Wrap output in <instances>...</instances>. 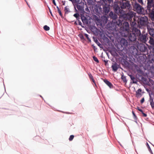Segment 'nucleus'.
I'll list each match as a JSON object with an SVG mask.
<instances>
[{
  "instance_id": "f257e3e1",
  "label": "nucleus",
  "mask_w": 154,
  "mask_h": 154,
  "mask_svg": "<svg viewBox=\"0 0 154 154\" xmlns=\"http://www.w3.org/2000/svg\"><path fill=\"white\" fill-rule=\"evenodd\" d=\"M113 8L115 13L119 15L124 20L131 21L132 18L135 16V13L132 9L124 11L120 10L119 7L116 3L113 6Z\"/></svg>"
},
{
  "instance_id": "f03ea898",
  "label": "nucleus",
  "mask_w": 154,
  "mask_h": 154,
  "mask_svg": "<svg viewBox=\"0 0 154 154\" xmlns=\"http://www.w3.org/2000/svg\"><path fill=\"white\" fill-rule=\"evenodd\" d=\"M119 23L118 24V26H121L120 27V33L121 35L123 37H126L128 35L130 32V26L128 23L125 22L122 24L120 20H119Z\"/></svg>"
},
{
  "instance_id": "7ed1b4c3",
  "label": "nucleus",
  "mask_w": 154,
  "mask_h": 154,
  "mask_svg": "<svg viewBox=\"0 0 154 154\" xmlns=\"http://www.w3.org/2000/svg\"><path fill=\"white\" fill-rule=\"evenodd\" d=\"M119 1L116 2L114 3L112 5L113 7L114 4L116 3L119 7L120 10L126 11L132 9L130 2L126 0H119Z\"/></svg>"
},
{
  "instance_id": "20e7f679",
  "label": "nucleus",
  "mask_w": 154,
  "mask_h": 154,
  "mask_svg": "<svg viewBox=\"0 0 154 154\" xmlns=\"http://www.w3.org/2000/svg\"><path fill=\"white\" fill-rule=\"evenodd\" d=\"M147 6L146 10V13L149 15L154 14V2L153 0H147Z\"/></svg>"
},
{
  "instance_id": "39448f33",
  "label": "nucleus",
  "mask_w": 154,
  "mask_h": 154,
  "mask_svg": "<svg viewBox=\"0 0 154 154\" xmlns=\"http://www.w3.org/2000/svg\"><path fill=\"white\" fill-rule=\"evenodd\" d=\"M110 17L113 20H116L118 17L117 15L112 11L110 12L109 14L108 17L104 16L102 17V25H104L107 23V20H108V18Z\"/></svg>"
},
{
  "instance_id": "423d86ee",
  "label": "nucleus",
  "mask_w": 154,
  "mask_h": 154,
  "mask_svg": "<svg viewBox=\"0 0 154 154\" xmlns=\"http://www.w3.org/2000/svg\"><path fill=\"white\" fill-rule=\"evenodd\" d=\"M137 23L139 26H147V27L150 24L149 23L147 17L145 16L139 17L137 20Z\"/></svg>"
},
{
  "instance_id": "0eeeda50",
  "label": "nucleus",
  "mask_w": 154,
  "mask_h": 154,
  "mask_svg": "<svg viewBox=\"0 0 154 154\" xmlns=\"http://www.w3.org/2000/svg\"><path fill=\"white\" fill-rule=\"evenodd\" d=\"M128 37L131 43V44L133 45H137L138 43L136 41L137 37L133 33H128V35L126 37Z\"/></svg>"
},
{
  "instance_id": "6e6552de",
  "label": "nucleus",
  "mask_w": 154,
  "mask_h": 154,
  "mask_svg": "<svg viewBox=\"0 0 154 154\" xmlns=\"http://www.w3.org/2000/svg\"><path fill=\"white\" fill-rule=\"evenodd\" d=\"M102 6L103 9L102 13L105 15H107L110 10L111 5L108 4H101Z\"/></svg>"
},
{
  "instance_id": "1a4fd4ad",
  "label": "nucleus",
  "mask_w": 154,
  "mask_h": 154,
  "mask_svg": "<svg viewBox=\"0 0 154 154\" xmlns=\"http://www.w3.org/2000/svg\"><path fill=\"white\" fill-rule=\"evenodd\" d=\"M133 8L135 11L139 14H142L143 13V8L138 3H136L134 4L133 5Z\"/></svg>"
},
{
  "instance_id": "9d476101",
  "label": "nucleus",
  "mask_w": 154,
  "mask_h": 154,
  "mask_svg": "<svg viewBox=\"0 0 154 154\" xmlns=\"http://www.w3.org/2000/svg\"><path fill=\"white\" fill-rule=\"evenodd\" d=\"M147 28L150 36H154V23H150V24L148 25Z\"/></svg>"
},
{
  "instance_id": "9b49d317",
  "label": "nucleus",
  "mask_w": 154,
  "mask_h": 154,
  "mask_svg": "<svg viewBox=\"0 0 154 154\" xmlns=\"http://www.w3.org/2000/svg\"><path fill=\"white\" fill-rule=\"evenodd\" d=\"M147 34L146 33L144 35L141 34L138 36V40L143 43H145L148 39L147 37Z\"/></svg>"
},
{
  "instance_id": "f8f14e48",
  "label": "nucleus",
  "mask_w": 154,
  "mask_h": 154,
  "mask_svg": "<svg viewBox=\"0 0 154 154\" xmlns=\"http://www.w3.org/2000/svg\"><path fill=\"white\" fill-rule=\"evenodd\" d=\"M94 10L97 15L101 14L102 13V10L100 5H96L94 7Z\"/></svg>"
},
{
  "instance_id": "ddd939ff",
  "label": "nucleus",
  "mask_w": 154,
  "mask_h": 154,
  "mask_svg": "<svg viewBox=\"0 0 154 154\" xmlns=\"http://www.w3.org/2000/svg\"><path fill=\"white\" fill-rule=\"evenodd\" d=\"M132 33H133L136 37H138L141 34L140 30L135 27H133L132 30Z\"/></svg>"
},
{
  "instance_id": "4468645a",
  "label": "nucleus",
  "mask_w": 154,
  "mask_h": 154,
  "mask_svg": "<svg viewBox=\"0 0 154 154\" xmlns=\"http://www.w3.org/2000/svg\"><path fill=\"white\" fill-rule=\"evenodd\" d=\"M131 51L133 55H137L138 51L137 48L134 46H132L131 48Z\"/></svg>"
},
{
  "instance_id": "2eb2a0df",
  "label": "nucleus",
  "mask_w": 154,
  "mask_h": 154,
  "mask_svg": "<svg viewBox=\"0 0 154 154\" xmlns=\"http://www.w3.org/2000/svg\"><path fill=\"white\" fill-rule=\"evenodd\" d=\"M139 48L141 52L146 51L147 49L146 46L144 44H141L139 45Z\"/></svg>"
},
{
  "instance_id": "dca6fc26",
  "label": "nucleus",
  "mask_w": 154,
  "mask_h": 154,
  "mask_svg": "<svg viewBox=\"0 0 154 154\" xmlns=\"http://www.w3.org/2000/svg\"><path fill=\"white\" fill-rule=\"evenodd\" d=\"M113 0H100L101 4H108L110 5L113 3Z\"/></svg>"
},
{
  "instance_id": "f3484780",
  "label": "nucleus",
  "mask_w": 154,
  "mask_h": 154,
  "mask_svg": "<svg viewBox=\"0 0 154 154\" xmlns=\"http://www.w3.org/2000/svg\"><path fill=\"white\" fill-rule=\"evenodd\" d=\"M112 71L114 72H116L119 68V66L116 63H113L111 66Z\"/></svg>"
},
{
  "instance_id": "a211bd4d",
  "label": "nucleus",
  "mask_w": 154,
  "mask_h": 154,
  "mask_svg": "<svg viewBox=\"0 0 154 154\" xmlns=\"http://www.w3.org/2000/svg\"><path fill=\"white\" fill-rule=\"evenodd\" d=\"M128 75L130 76L131 80L132 81L133 83L137 84V79L135 78L133 75L130 74H128Z\"/></svg>"
},
{
  "instance_id": "6ab92c4d",
  "label": "nucleus",
  "mask_w": 154,
  "mask_h": 154,
  "mask_svg": "<svg viewBox=\"0 0 154 154\" xmlns=\"http://www.w3.org/2000/svg\"><path fill=\"white\" fill-rule=\"evenodd\" d=\"M121 43L122 46H127L128 45L127 40L125 39H122L121 40Z\"/></svg>"
},
{
  "instance_id": "aec40b11",
  "label": "nucleus",
  "mask_w": 154,
  "mask_h": 154,
  "mask_svg": "<svg viewBox=\"0 0 154 154\" xmlns=\"http://www.w3.org/2000/svg\"><path fill=\"white\" fill-rule=\"evenodd\" d=\"M149 43L152 45H154V36H150L149 37Z\"/></svg>"
},
{
  "instance_id": "412c9836",
  "label": "nucleus",
  "mask_w": 154,
  "mask_h": 154,
  "mask_svg": "<svg viewBox=\"0 0 154 154\" xmlns=\"http://www.w3.org/2000/svg\"><path fill=\"white\" fill-rule=\"evenodd\" d=\"M104 82L110 88H112L113 87V85L112 83L107 80H104Z\"/></svg>"
},
{
  "instance_id": "4be33fe9",
  "label": "nucleus",
  "mask_w": 154,
  "mask_h": 154,
  "mask_svg": "<svg viewBox=\"0 0 154 154\" xmlns=\"http://www.w3.org/2000/svg\"><path fill=\"white\" fill-rule=\"evenodd\" d=\"M150 104L152 107L153 108H154V103L153 101V99L152 97V96H151V95L150 94Z\"/></svg>"
},
{
  "instance_id": "5701e85b",
  "label": "nucleus",
  "mask_w": 154,
  "mask_h": 154,
  "mask_svg": "<svg viewBox=\"0 0 154 154\" xmlns=\"http://www.w3.org/2000/svg\"><path fill=\"white\" fill-rule=\"evenodd\" d=\"M87 2L88 4L94 5L96 2V0H87Z\"/></svg>"
},
{
  "instance_id": "b1692460",
  "label": "nucleus",
  "mask_w": 154,
  "mask_h": 154,
  "mask_svg": "<svg viewBox=\"0 0 154 154\" xmlns=\"http://www.w3.org/2000/svg\"><path fill=\"white\" fill-rule=\"evenodd\" d=\"M134 21H132L131 23V26L133 27L136 26L137 25L136 20L134 18Z\"/></svg>"
},
{
  "instance_id": "393cba45",
  "label": "nucleus",
  "mask_w": 154,
  "mask_h": 154,
  "mask_svg": "<svg viewBox=\"0 0 154 154\" xmlns=\"http://www.w3.org/2000/svg\"><path fill=\"white\" fill-rule=\"evenodd\" d=\"M94 41L100 48H101L102 47V45L98 41L97 39H94Z\"/></svg>"
},
{
  "instance_id": "a878e982",
  "label": "nucleus",
  "mask_w": 154,
  "mask_h": 154,
  "mask_svg": "<svg viewBox=\"0 0 154 154\" xmlns=\"http://www.w3.org/2000/svg\"><path fill=\"white\" fill-rule=\"evenodd\" d=\"M81 18L82 22L83 23H86L87 22L86 18L84 16H81Z\"/></svg>"
},
{
  "instance_id": "bb28decb",
  "label": "nucleus",
  "mask_w": 154,
  "mask_h": 154,
  "mask_svg": "<svg viewBox=\"0 0 154 154\" xmlns=\"http://www.w3.org/2000/svg\"><path fill=\"white\" fill-rule=\"evenodd\" d=\"M64 11L65 14H68L70 12L69 9L67 7H66L65 8Z\"/></svg>"
},
{
  "instance_id": "cd10ccee",
  "label": "nucleus",
  "mask_w": 154,
  "mask_h": 154,
  "mask_svg": "<svg viewBox=\"0 0 154 154\" xmlns=\"http://www.w3.org/2000/svg\"><path fill=\"white\" fill-rule=\"evenodd\" d=\"M88 75H89V78L91 79L93 82L95 83V81L94 80V79L93 78V76H92V75H91V74L90 73H89L88 74Z\"/></svg>"
},
{
  "instance_id": "c85d7f7f",
  "label": "nucleus",
  "mask_w": 154,
  "mask_h": 154,
  "mask_svg": "<svg viewBox=\"0 0 154 154\" xmlns=\"http://www.w3.org/2000/svg\"><path fill=\"white\" fill-rule=\"evenodd\" d=\"M149 16L151 19L152 21V22L154 23V14H152L149 15Z\"/></svg>"
},
{
  "instance_id": "c756f323",
  "label": "nucleus",
  "mask_w": 154,
  "mask_h": 154,
  "mask_svg": "<svg viewBox=\"0 0 154 154\" xmlns=\"http://www.w3.org/2000/svg\"><path fill=\"white\" fill-rule=\"evenodd\" d=\"M76 7L78 9L79 11H82L83 9L82 6L79 5H76Z\"/></svg>"
},
{
  "instance_id": "7c9ffc66",
  "label": "nucleus",
  "mask_w": 154,
  "mask_h": 154,
  "mask_svg": "<svg viewBox=\"0 0 154 154\" xmlns=\"http://www.w3.org/2000/svg\"><path fill=\"white\" fill-rule=\"evenodd\" d=\"M44 29L46 31H48L50 29V28L47 25H45L44 26Z\"/></svg>"
},
{
  "instance_id": "2f4dec72",
  "label": "nucleus",
  "mask_w": 154,
  "mask_h": 154,
  "mask_svg": "<svg viewBox=\"0 0 154 154\" xmlns=\"http://www.w3.org/2000/svg\"><path fill=\"white\" fill-rule=\"evenodd\" d=\"M122 79L123 80L124 82H127V79H126V77L125 76L122 75Z\"/></svg>"
},
{
  "instance_id": "473e14b6",
  "label": "nucleus",
  "mask_w": 154,
  "mask_h": 154,
  "mask_svg": "<svg viewBox=\"0 0 154 154\" xmlns=\"http://www.w3.org/2000/svg\"><path fill=\"white\" fill-rule=\"evenodd\" d=\"M93 59L94 60L96 61V62H97V63H98L99 62V60H98L97 58L95 56H94L93 57Z\"/></svg>"
},
{
  "instance_id": "72a5a7b5",
  "label": "nucleus",
  "mask_w": 154,
  "mask_h": 154,
  "mask_svg": "<svg viewBox=\"0 0 154 154\" xmlns=\"http://www.w3.org/2000/svg\"><path fill=\"white\" fill-rule=\"evenodd\" d=\"M74 137V136L73 135H71L70 136L69 138V141H72Z\"/></svg>"
},
{
  "instance_id": "f704fd0d",
  "label": "nucleus",
  "mask_w": 154,
  "mask_h": 154,
  "mask_svg": "<svg viewBox=\"0 0 154 154\" xmlns=\"http://www.w3.org/2000/svg\"><path fill=\"white\" fill-rule=\"evenodd\" d=\"M82 2V0H77L76 2H75V4H80Z\"/></svg>"
},
{
  "instance_id": "c9c22d12",
  "label": "nucleus",
  "mask_w": 154,
  "mask_h": 154,
  "mask_svg": "<svg viewBox=\"0 0 154 154\" xmlns=\"http://www.w3.org/2000/svg\"><path fill=\"white\" fill-rule=\"evenodd\" d=\"M152 47L151 48V51L153 53H154V45H152Z\"/></svg>"
},
{
  "instance_id": "e433bc0d",
  "label": "nucleus",
  "mask_w": 154,
  "mask_h": 154,
  "mask_svg": "<svg viewBox=\"0 0 154 154\" xmlns=\"http://www.w3.org/2000/svg\"><path fill=\"white\" fill-rule=\"evenodd\" d=\"M73 16L76 18H77L79 16V14L77 13H75L74 14Z\"/></svg>"
},
{
  "instance_id": "4c0bfd02",
  "label": "nucleus",
  "mask_w": 154,
  "mask_h": 154,
  "mask_svg": "<svg viewBox=\"0 0 154 154\" xmlns=\"http://www.w3.org/2000/svg\"><path fill=\"white\" fill-rule=\"evenodd\" d=\"M85 37L87 38L88 39V40H90L89 39V38L88 37V35L87 34H85Z\"/></svg>"
},
{
  "instance_id": "58836bf2",
  "label": "nucleus",
  "mask_w": 154,
  "mask_h": 154,
  "mask_svg": "<svg viewBox=\"0 0 154 154\" xmlns=\"http://www.w3.org/2000/svg\"><path fill=\"white\" fill-rule=\"evenodd\" d=\"M124 64L127 66H128L129 64L126 61H124Z\"/></svg>"
},
{
  "instance_id": "ea45409f",
  "label": "nucleus",
  "mask_w": 154,
  "mask_h": 154,
  "mask_svg": "<svg viewBox=\"0 0 154 154\" xmlns=\"http://www.w3.org/2000/svg\"><path fill=\"white\" fill-rule=\"evenodd\" d=\"M138 2L140 3L143 4V0H137Z\"/></svg>"
},
{
  "instance_id": "a19ab883",
  "label": "nucleus",
  "mask_w": 154,
  "mask_h": 154,
  "mask_svg": "<svg viewBox=\"0 0 154 154\" xmlns=\"http://www.w3.org/2000/svg\"><path fill=\"white\" fill-rule=\"evenodd\" d=\"M58 13H59L60 15L61 16H62V14L61 12L60 11V10H58Z\"/></svg>"
},
{
  "instance_id": "79ce46f5",
  "label": "nucleus",
  "mask_w": 154,
  "mask_h": 154,
  "mask_svg": "<svg viewBox=\"0 0 154 154\" xmlns=\"http://www.w3.org/2000/svg\"><path fill=\"white\" fill-rule=\"evenodd\" d=\"M144 101V98H143L140 101L141 103H143Z\"/></svg>"
},
{
  "instance_id": "37998d69",
  "label": "nucleus",
  "mask_w": 154,
  "mask_h": 154,
  "mask_svg": "<svg viewBox=\"0 0 154 154\" xmlns=\"http://www.w3.org/2000/svg\"><path fill=\"white\" fill-rule=\"evenodd\" d=\"M151 62L152 63H153L154 64V56L151 59Z\"/></svg>"
},
{
  "instance_id": "c03bdc74",
  "label": "nucleus",
  "mask_w": 154,
  "mask_h": 154,
  "mask_svg": "<svg viewBox=\"0 0 154 154\" xmlns=\"http://www.w3.org/2000/svg\"><path fill=\"white\" fill-rule=\"evenodd\" d=\"M142 113L143 115V116L144 117H146L147 116V115L144 113L143 112H142Z\"/></svg>"
},
{
  "instance_id": "a18cd8bd",
  "label": "nucleus",
  "mask_w": 154,
  "mask_h": 154,
  "mask_svg": "<svg viewBox=\"0 0 154 154\" xmlns=\"http://www.w3.org/2000/svg\"><path fill=\"white\" fill-rule=\"evenodd\" d=\"M148 150H149V151L152 154H153L152 152V151L151 149L150 148H149V149H148Z\"/></svg>"
},
{
  "instance_id": "49530a36",
  "label": "nucleus",
  "mask_w": 154,
  "mask_h": 154,
  "mask_svg": "<svg viewBox=\"0 0 154 154\" xmlns=\"http://www.w3.org/2000/svg\"><path fill=\"white\" fill-rule=\"evenodd\" d=\"M77 0H72V2L73 4H75V2H76Z\"/></svg>"
},
{
  "instance_id": "de8ad7c7",
  "label": "nucleus",
  "mask_w": 154,
  "mask_h": 154,
  "mask_svg": "<svg viewBox=\"0 0 154 154\" xmlns=\"http://www.w3.org/2000/svg\"><path fill=\"white\" fill-rule=\"evenodd\" d=\"M53 3L54 4V5H55V6H56V4L55 3V0H53Z\"/></svg>"
},
{
  "instance_id": "09e8293b",
  "label": "nucleus",
  "mask_w": 154,
  "mask_h": 154,
  "mask_svg": "<svg viewBox=\"0 0 154 154\" xmlns=\"http://www.w3.org/2000/svg\"><path fill=\"white\" fill-rule=\"evenodd\" d=\"M146 145H147V147H148V149L149 148H150L149 145L148 144V143H146Z\"/></svg>"
},
{
  "instance_id": "8fccbe9b",
  "label": "nucleus",
  "mask_w": 154,
  "mask_h": 154,
  "mask_svg": "<svg viewBox=\"0 0 154 154\" xmlns=\"http://www.w3.org/2000/svg\"><path fill=\"white\" fill-rule=\"evenodd\" d=\"M138 109L141 112H143V111L141 109H139L138 107Z\"/></svg>"
},
{
  "instance_id": "3c124183",
  "label": "nucleus",
  "mask_w": 154,
  "mask_h": 154,
  "mask_svg": "<svg viewBox=\"0 0 154 154\" xmlns=\"http://www.w3.org/2000/svg\"><path fill=\"white\" fill-rule=\"evenodd\" d=\"M141 91H142V90H141V89H139L137 90V92H141Z\"/></svg>"
},
{
  "instance_id": "603ef678",
  "label": "nucleus",
  "mask_w": 154,
  "mask_h": 154,
  "mask_svg": "<svg viewBox=\"0 0 154 154\" xmlns=\"http://www.w3.org/2000/svg\"><path fill=\"white\" fill-rule=\"evenodd\" d=\"M49 12H50V13L51 15L52 16V13H51V10H50V9L49 8Z\"/></svg>"
},
{
  "instance_id": "864d4df0",
  "label": "nucleus",
  "mask_w": 154,
  "mask_h": 154,
  "mask_svg": "<svg viewBox=\"0 0 154 154\" xmlns=\"http://www.w3.org/2000/svg\"><path fill=\"white\" fill-rule=\"evenodd\" d=\"M79 24L80 25H82V23L80 21L79 22Z\"/></svg>"
},
{
  "instance_id": "5fc2aeb1",
  "label": "nucleus",
  "mask_w": 154,
  "mask_h": 154,
  "mask_svg": "<svg viewBox=\"0 0 154 154\" xmlns=\"http://www.w3.org/2000/svg\"><path fill=\"white\" fill-rule=\"evenodd\" d=\"M104 62L105 63H107L108 61L104 60Z\"/></svg>"
},
{
  "instance_id": "6e6d98bb",
  "label": "nucleus",
  "mask_w": 154,
  "mask_h": 154,
  "mask_svg": "<svg viewBox=\"0 0 154 154\" xmlns=\"http://www.w3.org/2000/svg\"><path fill=\"white\" fill-rule=\"evenodd\" d=\"M57 11H58V10H60V9H59V8L58 7V6H57Z\"/></svg>"
},
{
  "instance_id": "4d7b16f0",
  "label": "nucleus",
  "mask_w": 154,
  "mask_h": 154,
  "mask_svg": "<svg viewBox=\"0 0 154 154\" xmlns=\"http://www.w3.org/2000/svg\"><path fill=\"white\" fill-rule=\"evenodd\" d=\"M150 94L151 95H151H153V93L152 92L151 93H149V96H150Z\"/></svg>"
},
{
  "instance_id": "13d9d810",
  "label": "nucleus",
  "mask_w": 154,
  "mask_h": 154,
  "mask_svg": "<svg viewBox=\"0 0 154 154\" xmlns=\"http://www.w3.org/2000/svg\"><path fill=\"white\" fill-rule=\"evenodd\" d=\"M132 113L134 116H135V115L133 112Z\"/></svg>"
},
{
  "instance_id": "bf43d9fd",
  "label": "nucleus",
  "mask_w": 154,
  "mask_h": 154,
  "mask_svg": "<svg viewBox=\"0 0 154 154\" xmlns=\"http://www.w3.org/2000/svg\"><path fill=\"white\" fill-rule=\"evenodd\" d=\"M146 91H147L148 92V91H149V90H148V89H146Z\"/></svg>"
},
{
  "instance_id": "052dcab7",
  "label": "nucleus",
  "mask_w": 154,
  "mask_h": 154,
  "mask_svg": "<svg viewBox=\"0 0 154 154\" xmlns=\"http://www.w3.org/2000/svg\"><path fill=\"white\" fill-rule=\"evenodd\" d=\"M69 1H71L72 2V0H69Z\"/></svg>"
},
{
  "instance_id": "680f3d73",
  "label": "nucleus",
  "mask_w": 154,
  "mask_h": 154,
  "mask_svg": "<svg viewBox=\"0 0 154 154\" xmlns=\"http://www.w3.org/2000/svg\"><path fill=\"white\" fill-rule=\"evenodd\" d=\"M83 36H82V37H81V38H83Z\"/></svg>"
},
{
  "instance_id": "e2e57ef3",
  "label": "nucleus",
  "mask_w": 154,
  "mask_h": 154,
  "mask_svg": "<svg viewBox=\"0 0 154 154\" xmlns=\"http://www.w3.org/2000/svg\"><path fill=\"white\" fill-rule=\"evenodd\" d=\"M64 4H65V3H63V5H64Z\"/></svg>"
}]
</instances>
